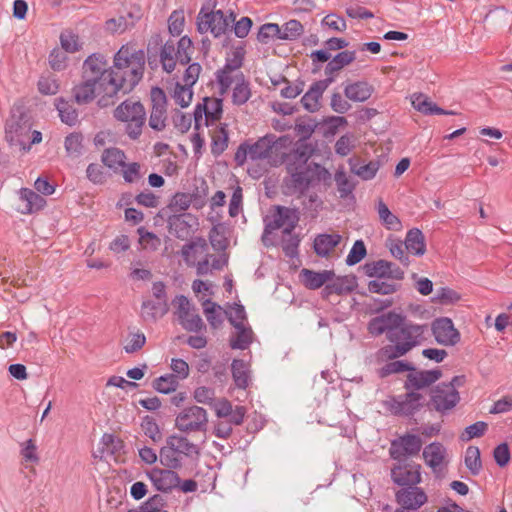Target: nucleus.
Here are the masks:
<instances>
[{"label": "nucleus", "instance_id": "nucleus-1", "mask_svg": "<svg viewBox=\"0 0 512 512\" xmlns=\"http://www.w3.org/2000/svg\"><path fill=\"white\" fill-rule=\"evenodd\" d=\"M146 55L144 50L130 44L122 45L115 53L112 65V77L109 80L113 89V100L118 94L130 93L143 79Z\"/></svg>", "mask_w": 512, "mask_h": 512}, {"label": "nucleus", "instance_id": "nucleus-2", "mask_svg": "<svg viewBox=\"0 0 512 512\" xmlns=\"http://www.w3.org/2000/svg\"><path fill=\"white\" fill-rule=\"evenodd\" d=\"M427 329V324H416L404 319L403 324L391 333L390 344L383 346L375 353L376 361L388 362L406 355L414 347L422 344Z\"/></svg>", "mask_w": 512, "mask_h": 512}, {"label": "nucleus", "instance_id": "nucleus-3", "mask_svg": "<svg viewBox=\"0 0 512 512\" xmlns=\"http://www.w3.org/2000/svg\"><path fill=\"white\" fill-rule=\"evenodd\" d=\"M82 77L83 79H93V82L98 83L100 90L104 92V96L97 101L100 108L114 104L113 89L110 90L109 87L112 66H108V61L103 54L93 53L85 59L82 66Z\"/></svg>", "mask_w": 512, "mask_h": 512}, {"label": "nucleus", "instance_id": "nucleus-4", "mask_svg": "<svg viewBox=\"0 0 512 512\" xmlns=\"http://www.w3.org/2000/svg\"><path fill=\"white\" fill-rule=\"evenodd\" d=\"M299 222V211L297 208H289L281 205L273 206L270 214L264 218V231L262 242L268 247L272 243L269 241V235L275 230L284 227L282 234H289L294 231Z\"/></svg>", "mask_w": 512, "mask_h": 512}, {"label": "nucleus", "instance_id": "nucleus-5", "mask_svg": "<svg viewBox=\"0 0 512 512\" xmlns=\"http://www.w3.org/2000/svg\"><path fill=\"white\" fill-rule=\"evenodd\" d=\"M113 116L116 120L127 123L126 133L131 139H137L141 135L146 111L140 101L126 99L115 108Z\"/></svg>", "mask_w": 512, "mask_h": 512}, {"label": "nucleus", "instance_id": "nucleus-6", "mask_svg": "<svg viewBox=\"0 0 512 512\" xmlns=\"http://www.w3.org/2000/svg\"><path fill=\"white\" fill-rule=\"evenodd\" d=\"M234 21L233 12L227 17L222 10L205 12L202 8L197 16V30L201 34L210 31L217 38L224 35Z\"/></svg>", "mask_w": 512, "mask_h": 512}, {"label": "nucleus", "instance_id": "nucleus-7", "mask_svg": "<svg viewBox=\"0 0 512 512\" xmlns=\"http://www.w3.org/2000/svg\"><path fill=\"white\" fill-rule=\"evenodd\" d=\"M423 441L419 435L405 433L392 440L389 455L395 461L412 460L422 449Z\"/></svg>", "mask_w": 512, "mask_h": 512}, {"label": "nucleus", "instance_id": "nucleus-8", "mask_svg": "<svg viewBox=\"0 0 512 512\" xmlns=\"http://www.w3.org/2000/svg\"><path fill=\"white\" fill-rule=\"evenodd\" d=\"M172 304L176 307L175 314L180 325L188 332H200L205 324L199 314L195 313V307L184 295L176 296Z\"/></svg>", "mask_w": 512, "mask_h": 512}, {"label": "nucleus", "instance_id": "nucleus-9", "mask_svg": "<svg viewBox=\"0 0 512 512\" xmlns=\"http://www.w3.org/2000/svg\"><path fill=\"white\" fill-rule=\"evenodd\" d=\"M208 423L207 412L199 406L183 409L175 419V427L181 432L205 431Z\"/></svg>", "mask_w": 512, "mask_h": 512}, {"label": "nucleus", "instance_id": "nucleus-10", "mask_svg": "<svg viewBox=\"0 0 512 512\" xmlns=\"http://www.w3.org/2000/svg\"><path fill=\"white\" fill-rule=\"evenodd\" d=\"M460 401L459 392L453 388V385L440 383L436 385L430 393V401L427 406L437 412L445 413L453 409Z\"/></svg>", "mask_w": 512, "mask_h": 512}, {"label": "nucleus", "instance_id": "nucleus-11", "mask_svg": "<svg viewBox=\"0 0 512 512\" xmlns=\"http://www.w3.org/2000/svg\"><path fill=\"white\" fill-rule=\"evenodd\" d=\"M390 475L393 483L400 487L418 485L422 481L421 465L413 460L396 461Z\"/></svg>", "mask_w": 512, "mask_h": 512}, {"label": "nucleus", "instance_id": "nucleus-12", "mask_svg": "<svg viewBox=\"0 0 512 512\" xmlns=\"http://www.w3.org/2000/svg\"><path fill=\"white\" fill-rule=\"evenodd\" d=\"M315 151L311 143L297 141L293 148L289 149L284 160H276V164L285 165L286 171H296L307 168L308 160L313 156Z\"/></svg>", "mask_w": 512, "mask_h": 512}, {"label": "nucleus", "instance_id": "nucleus-13", "mask_svg": "<svg viewBox=\"0 0 512 512\" xmlns=\"http://www.w3.org/2000/svg\"><path fill=\"white\" fill-rule=\"evenodd\" d=\"M425 398L420 392L407 390L402 396L393 398L390 402V410L398 416H413L424 406Z\"/></svg>", "mask_w": 512, "mask_h": 512}, {"label": "nucleus", "instance_id": "nucleus-14", "mask_svg": "<svg viewBox=\"0 0 512 512\" xmlns=\"http://www.w3.org/2000/svg\"><path fill=\"white\" fill-rule=\"evenodd\" d=\"M223 113V100L221 98L204 97L202 103H198L194 109V124L198 130L205 116V125H209V121L215 122L221 119Z\"/></svg>", "mask_w": 512, "mask_h": 512}, {"label": "nucleus", "instance_id": "nucleus-15", "mask_svg": "<svg viewBox=\"0 0 512 512\" xmlns=\"http://www.w3.org/2000/svg\"><path fill=\"white\" fill-rule=\"evenodd\" d=\"M404 316L394 311L381 314L372 318L368 323V332L373 336H380L386 333V338L389 341L391 333L395 332L400 324H403Z\"/></svg>", "mask_w": 512, "mask_h": 512}, {"label": "nucleus", "instance_id": "nucleus-16", "mask_svg": "<svg viewBox=\"0 0 512 512\" xmlns=\"http://www.w3.org/2000/svg\"><path fill=\"white\" fill-rule=\"evenodd\" d=\"M152 103L149 126L156 131H162L166 126L167 98L164 90L160 87H153L150 91Z\"/></svg>", "mask_w": 512, "mask_h": 512}, {"label": "nucleus", "instance_id": "nucleus-17", "mask_svg": "<svg viewBox=\"0 0 512 512\" xmlns=\"http://www.w3.org/2000/svg\"><path fill=\"white\" fill-rule=\"evenodd\" d=\"M432 334L436 342L443 346H454L461 340L460 332L455 328L453 321L448 317L435 319L431 325Z\"/></svg>", "mask_w": 512, "mask_h": 512}, {"label": "nucleus", "instance_id": "nucleus-18", "mask_svg": "<svg viewBox=\"0 0 512 512\" xmlns=\"http://www.w3.org/2000/svg\"><path fill=\"white\" fill-rule=\"evenodd\" d=\"M442 377V371L439 368L431 370H420L412 366V369L407 374L404 388L419 392L422 389L430 387Z\"/></svg>", "mask_w": 512, "mask_h": 512}, {"label": "nucleus", "instance_id": "nucleus-19", "mask_svg": "<svg viewBox=\"0 0 512 512\" xmlns=\"http://www.w3.org/2000/svg\"><path fill=\"white\" fill-rule=\"evenodd\" d=\"M422 456L425 464L432 469L435 477H442L443 468L449 462L446 447L440 442H432L424 447Z\"/></svg>", "mask_w": 512, "mask_h": 512}, {"label": "nucleus", "instance_id": "nucleus-20", "mask_svg": "<svg viewBox=\"0 0 512 512\" xmlns=\"http://www.w3.org/2000/svg\"><path fill=\"white\" fill-rule=\"evenodd\" d=\"M166 217L170 234L181 240L187 239L193 227L198 225L197 218L190 213L169 214Z\"/></svg>", "mask_w": 512, "mask_h": 512}, {"label": "nucleus", "instance_id": "nucleus-21", "mask_svg": "<svg viewBox=\"0 0 512 512\" xmlns=\"http://www.w3.org/2000/svg\"><path fill=\"white\" fill-rule=\"evenodd\" d=\"M395 498L400 507L414 511H417L427 502L426 493L417 485L401 487V489L396 492Z\"/></svg>", "mask_w": 512, "mask_h": 512}, {"label": "nucleus", "instance_id": "nucleus-22", "mask_svg": "<svg viewBox=\"0 0 512 512\" xmlns=\"http://www.w3.org/2000/svg\"><path fill=\"white\" fill-rule=\"evenodd\" d=\"M175 469L153 468L146 473L156 490L169 492L180 484V477Z\"/></svg>", "mask_w": 512, "mask_h": 512}, {"label": "nucleus", "instance_id": "nucleus-23", "mask_svg": "<svg viewBox=\"0 0 512 512\" xmlns=\"http://www.w3.org/2000/svg\"><path fill=\"white\" fill-rule=\"evenodd\" d=\"M287 173L288 176L284 178L286 194L293 195L298 193L302 195L309 189L312 176L308 167Z\"/></svg>", "mask_w": 512, "mask_h": 512}, {"label": "nucleus", "instance_id": "nucleus-24", "mask_svg": "<svg viewBox=\"0 0 512 512\" xmlns=\"http://www.w3.org/2000/svg\"><path fill=\"white\" fill-rule=\"evenodd\" d=\"M46 204L45 199L28 188H22L18 192L16 211L21 214H31L42 209Z\"/></svg>", "mask_w": 512, "mask_h": 512}, {"label": "nucleus", "instance_id": "nucleus-25", "mask_svg": "<svg viewBox=\"0 0 512 512\" xmlns=\"http://www.w3.org/2000/svg\"><path fill=\"white\" fill-rule=\"evenodd\" d=\"M72 93L78 104H87L96 96L98 99L104 96V92L100 90L98 83L93 82V79H83V82L73 88Z\"/></svg>", "mask_w": 512, "mask_h": 512}, {"label": "nucleus", "instance_id": "nucleus-26", "mask_svg": "<svg viewBox=\"0 0 512 512\" xmlns=\"http://www.w3.org/2000/svg\"><path fill=\"white\" fill-rule=\"evenodd\" d=\"M269 141L271 150L268 152L267 161L273 167L281 166V164H276L274 161L284 160L288 148L292 144V139L288 135L276 137L274 134H269Z\"/></svg>", "mask_w": 512, "mask_h": 512}, {"label": "nucleus", "instance_id": "nucleus-27", "mask_svg": "<svg viewBox=\"0 0 512 512\" xmlns=\"http://www.w3.org/2000/svg\"><path fill=\"white\" fill-rule=\"evenodd\" d=\"M330 84L331 79H323L313 83L301 98L303 107L309 112H315L318 110L319 100Z\"/></svg>", "mask_w": 512, "mask_h": 512}, {"label": "nucleus", "instance_id": "nucleus-28", "mask_svg": "<svg viewBox=\"0 0 512 512\" xmlns=\"http://www.w3.org/2000/svg\"><path fill=\"white\" fill-rule=\"evenodd\" d=\"M335 276L332 270H323L316 272L309 269H302L300 272L301 281L304 286L311 290H316L322 287L327 282L331 281Z\"/></svg>", "mask_w": 512, "mask_h": 512}, {"label": "nucleus", "instance_id": "nucleus-29", "mask_svg": "<svg viewBox=\"0 0 512 512\" xmlns=\"http://www.w3.org/2000/svg\"><path fill=\"white\" fill-rule=\"evenodd\" d=\"M230 324L237 330L236 337L231 338L230 346L232 349L245 350L252 343L253 332L251 328L245 327L241 321H236L234 317H229Z\"/></svg>", "mask_w": 512, "mask_h": 512}, {"label": "nucleus", "instance_id": "nucleus-30", "mask_svg": "<svg viewBox=\"0 0 512 512\" xmlns=\"http://www.w3.org/2000/svg\"><path fill=\"white\" fill-rule=\"evenodd\" d=\"M374 88L367 81L348 83L344 88L345 96L353 102H365L368 100Z\"/></svg>", "mask_w": 512, "mask_h": 512}, {"label": "nucleus", "instance_id": "nucleus-31", "mask_svg": "<svg viewBox=\"0 0 512 512\" xmlns=\"http://www.w3.org/2000/svg\"><path fill=\"white\" fill-rule=\"evenodd\" d=\"M181 254L184 261L189 266H194L198 255L205 256L208 254V244L204 238L198 237L197 239L183 245Z\"/></svg>", "mask_w": 512, "mask_h": 512}, {"label": "nucleus", "instance_id": "nucleus-32", "mask_svg": "<svg viewBox=\"0 0 512 512\" xmlns=\"http://www.w3.org/2000/svg\"><path fill=\"white\" fill-rule=\"evenodd\" d=\"M412 106L425 115H455L454 111L444 110L434 102L430 101L424 94H414L411 98Z\"/></svg>", "mask_w": 512, "mask_h": 512}, {"label": "nucleus", "instance_id": "nucleus-33", "mask_svg": "<svg viewBox=\"0 0 512 512\" xmlns=\"http://www.w3.org/2000/svg\"><path fill=\"white\" fill-rule=\"evenodd\" d=\"M31 131V124L23 116L12 115L6 121L5 139L8 142H15V137Z\"/></svg>", "mask_w": 512, "mask_h": 512}, {"label": "nucleus", "instance_id": "nucleus-34", "mask_svg": "<svg viewBox=\"0 0 512 512\" xmlns=\"http://www.w3.org/2000/svg\"><path fill=\"white\" fill-rule=\"evenodd\" d=\"M166 443L171 444L180 455L192 457L200 454L199 447L182 435L172 434L166 438Z\"/></svg>", "mask_w": 512, "mask_h": 512}, {"label": "nucleus", "instance_id": "nucleus-35", "mask_svg": "<svg viewBox=\"0 0 512 512\" xmlns=\"http://www.w3.org/2000/svg\"><path fill=\"white\" fill-rule=\"evenodd\" d=\"M168 311V302H161L159 300H146L143 301L141 306V316L145 321L155 322L157 319L163 317Z\"/></svg>", "mask_w": 512, "mask_h": 512}, {"label": "nucleus", "instance_id": "nucleus-36", "mask_svg": "<svg viewBox=\"0 0 512 512\" xmlns=\"http://www.w3.org/2000/svg\"><path fill=\"white\" fill-rule=\"evenodd\" d=\"M190 200L191 197H188V193L176 192L171 197L169 203L161 209L160 213L162 216L185 213L192 205Z\"/></svg>", "mask_w": 512, "mask_h": 512}, {"label": "nucleus", "instance_id": "nucleus-37", "mask_svg": "<svg viewBox=\"0 0 512 512\" xmlns=\"http://www.w3.org/2000/svg\"><path fill=\"white\" fill-rule=\"evenodd\" d=\"M231 371L236 387L246 389L251 381L248 364L242 359H234L231 364Z\"/></svg>", "mask_w": 512, "mask_h": 512}, {"label": "nucleus", "instance_id": "nucleus-38", "mask_svg": "<svg viewBox=\"0 0 512 512\" xmlns=\"http://www.w3.org/2000/svg\"><path fill=\"white\" fill-rule=\"evenodd\" d=\"M235 86L232 92V103L237 106L244 105L251 97L250 83L242 72L235 76Z\"/></svg>", "mask_w": 512, "mask_h": 512}, {"label": "nucleus", "instance_id": "nucleus-39", "mask_svg": "<svg viewBox=\"0 0 512 512\" xmlns=\"http://www.w3.org/2000/svg\"><path fill=\"white\" fill-rule=\"evenodd\" d=\"M405 249L416 256H422L426 251L425 238L421 230L413 228L407 232L404 242Z\"/></svg>", "mask_w": 512, "mask_h": 512}, {"label": "nucleus", "instance_id": "nucleus-40", "mask_svg": "<svg viewBox=\"0 0 512 512\" xmlns=\"http://www.w3.org/2000/svg\"><path fill=\"white\" fill-rule=\"evenodd\" d=\"M341 241L339 234H320L314 240V251L318 256L325 257Z\"/></svg>", "mask_w": 512, "mask_h": 512}, {"label": "nucleus", "instance_id": "nucleus-41", "mask_svg": "<svg viewBox=\"0 0 512 512\" xmlns=\"http://www.w3.org/2000/svg\"><path fill=\"white\" fill-rule=\"evenodd\" d=\"M349 165L351 172L363 180H370L374 178L379 169V164L377 162L370 161L369 163L363 164L357 158H350Z\"/></svg>", "mask_w": 512, "mask_h": 512}, {"label": "nucleus", "instance_id": "nucleus-42", "mask_svg": "<svg viewBox=\"0 0 512 512\" xmlns=\"http://www.w3.org/2000/svg\"><path fill=\"white\" fill-rule=\"evenodd\" d=\"M160 463L170 469H180L183 466L181 455L175 450L171 444H167L161 447L160 452Z\"/></svg>", "mask_w": 512, "mask_h": 512}, {"label": "nucleus", "instance_id": "nucleus-43", "mask_svg": "<svg viewBox=\"0 0 512 512\" xmlns=\"http://www.w3.org/2000/svg\"><path fill=\"white\" fill-rule=\"evenodd\" d=\"M125 159L124 152L119 148H107L101 157L103 164L114 171L124 167Z\"/></svg>", "mask_w": 512, "mask_h": 512}, {"label": "nucleus", "instance_id": "nucleus-44", "mask_svg": "<svg viewBox=\"0 0 512 512\" xmlns=\"http://www.w3.org/2000/svg\"><path fill=\"white\" fill-rule=\"evenodd\" d=\"M269 134L259 138L256 142L249 144L248 149L252 161L267 160L268 152L271 150Z\"/></svg>", "mask_w": 512, "mask_h": 512}, {"label": "nucleus", "instance_id": "nucleus-45", "mask_svg": "<svg viewBox=\"0 0 512 512\" xmlns=\"http://www.w3.org/2000/svg\"><path fill=\"white\" fill-rule=\"evenodd\" d=\"M203 311L208 323L214 329L219 328L223 324L222 308L210 299L203 302Z\"/></svg>", "mask_w": 512, "mask_h": 512}, {"label": "nucleus", "instance_id": "nucleus-46", "mask_svg": "<svg viewBox=\"0 0 512 512\" xmlns=\"http://www.w3.org/2000/svg\"><path fill=\"white\" fill-rule=\"evenodd\" d=\"M175 52V45L173 41H167L161 47L160 62L162 64L163 70L167 73L173 72L176 67Z\"/></svg>", "mask_w": 512, "mask_h": 512}, {"label": "nucleus", "instance_id": "nucleus-47", "mask_svg": "<svg viewBox=\"0 0 512 512\" xmlns=\"http://www.w3.org/2000/svg\"><path fill=\"white\" fill-rule=\"evenodd\" d=\"M179 386L178 377L174 374H166L156 378L152 387L159 393L169 394L174 392Z\"/></svg>", "mask_w": 512, "mask_h": 512}, {"label": "nucleus", "instance_id": "nucleus-48", "mask_svg": "<svg viewBox=\"0 0 512 512\" xmlns=\"http://www.w3.org/2000/svg\"><path fill=\"white\" fill-rule=\"evenodd\" d=\"M465 466L474 476L478 475L482 469L480 450L476 446H469L465 453Z\"/></svg>", "mask_w": 512, "mask_h": 512}, {"label": "nucleus", "instance_id": "nucleus-49", "mask_svg": "<svg viewBox=\"0 0 512 512\" xmlns=\"http://www.w3.org/2000/svg\"><path fill=\"white\" fill-rule=\"evenodd\" d=\"M388 361V363H386L383 367H381L378 370V375L380 378H386L391 374L401 373L405 371L410 372L413 366L411 363L403 360L393 359Z\"/></svg>", "mask_w": 512, "mask_h": 512}, {"label": "nucleus", "instance_id": "nucleus-50", "mask_svg": "<svg viewBox=\"0 0 512 512\" xmlns=\"http://www.w3.org/2000/svg\"><path fill=\"white\" fill-rule=\"evenodd\" d=\"M281 28L279 40L294 41L298 39L304 32V27L298 20H289Z\"/></svg>", "mask_w": 512, "mask_h": 512}, {"label": "nucleus", "instance_id": "nucleus-51", "mask_svg": "<svg viewBox=\"0 0 512 512\" xmlns=\"http://www.w3.org/2000/svg\"><path fill=\"white\" fill-rule=\"evenodd\" d=\"M228 146V131L224 126L217 129L212 135L211 153L214 156L221 155Z\"/></svg>", "mask_w": 512, "mask_h": 512}, {"label": "nucleus", "instance_id": "nucleus-52", "mask_svg": "<svg viewBox=\"0 0 512 512\" xmlns=\"http://www.w3.org/2000/svg\"><path fill=\"white\" fill-rule=\"evenodd\" d=\"M192 41L188 36H183L177 43V50H175L176 54V63L179 62L182 65H186L191 60L192 53Z\"/></svg>", "mask_w": 512, "mask_h": 512}, {"label": "nucleus", "instance_id": "nucleus-53", "mask_svg": "<svg viewBox=\"0 0 512 512\" xmlns=\"http://www.w3.org/2000/svg\"><path fill=\"white\" fill-rule=\"evenodd\" d=\"M335 182L340 198L345 199L349 195H352L355 189V184L347 177L344 170L341 169L336 171Z\"/></svg>", "mask_w": 512, "mask_h": 512}, {"label": "nucleus", "instance_id": "nucleus-54", "mask_svg": "<svg viewBox=\"0 0 512 512\" xmlns=\"http://www.w3.org/2000/svg\"><path fill=\"white\" fill-rule=\"evenodd\" d=\"M166 501L163 496L155 494L145 501L138 509H131L128 512H168L164 510Z\"/></svg>", "mask_w": 512, "mask_h": 512}, {"label": "nucleus", "instance_id": "nucleus-55", "mask_svg": "<svg viewBox=\"0 0 512 512\" xmlns=\"http://www.w3.org/2000/svg\"><path fill=\"white\" fill-rule=\"evenodd\" d=\"M281 28L275 23L263 24L257 33V40L262 44H268L270 41L279 39Z\"/></svg>", "mask_w": 512, "mask_h": 512}, {"label": "nucleus", "instance_id": "nucleus-56", "mask_svg": "<svg viewBox=\"0 0 512 512\" xmlns=\"http://www.w3.org/2000/svg\"><path fill=\"white\" fill-rule=\"evenodd\" d=\"M208 195V185L204 179L200 180V185L196 186L192 193H188V197H191L192 206L199 210L206 205V197Z\"/></svg>", "mask_w": 512, "mask_h": 512}, {"label": "nucleus", "instance_id": "nucleus-57", "mask_svg": "<svg viewBox=\"0 0 512 512\" xmlns=\"http://www.w3.org/2000/svg\"><path fill=\"white\" fill-rule=\"evenodd\" d=\"M390 268V261L386 260H377L373 262L366 263L363 266L364 273L368 277H376V278H386V269Z\"/></svg>", "mask_w": 512, "mask_h": 512}, {"label": "nucleus", "instance_id": "nucleus-58", "mask_svg": "<svg viewBox=\"0 0 512 512\" xmlns=\"http://www.w3.org/2000/svg\"><path fill=\"white\" fill-rule=\"evenodd\" d=\"M378 214L384 225L390 230H398L401 227L399 218L394 215L382 201L378 204Z\"/></svg>", "mask_w": 512, "mask_h": 512}, {"label": "nucleus", "instance_id": "nucleus-59", "mask_svg": "<svg viewBox=\"0 0 512 512\" xmlns=\"http://www.w3.org/2000/svg\"><path fill=\"white\" fill-rule=\"evenodd\" d=\"M293 232L294 231H290L289 234H283L282 236V250L289 258H294L298 255V247L300 244L299 236Z\"/></svg>", "mask_w": 512, "mask_h": 512}, {"label": "nucleus", "instance_id": "nucleus-60", "mask_svg": "<svg viewBox=\"0 0 512 512\" xmlns=\"http://www.w3.org/2000/svg\"><path fill=\"white\" fill-rule=\"evenodd\" d=\"M173 98L182 108L187 107L193 98L192 87L186 84L177 83L175 85Z\"/></svg>", "mask_w": 512, "mask_h": 512}, {"label": "nucleus", "instance_id": "nucleus-61", "mask_svg": "<svg viewBox=\"0 0 512 512\" xmlns=\"http://www.w3.org/2000/svg\"><path fill=\"white\" fill-rule=\"evenodd\" d=\"M144 434L149 437L153 442L157 443L162 439V433L155 419L151 416H146L141 423Z\"/></svg>", "mask_w": 512, "mask_h": 512}, {"label": "nucleus", "instance_id": "nucleus-62", "mask_svg": "<svg viewBox=\"0 0 512 512\" xmlns=\"http://www.w3.org/2000/svg\"><path fill=\"white\" fill-rule=\"evenodd\" d=\"M83 136L79 132L71 133L66 136V153L68 155L78 156L84 150Z\"/></svg>", "mask_w": 512, "mask_h": 512}, {"label": "nucleus", "instance_id": "nucleus-63", "mask_svg": "<svg viewBox=\"0 0 512 512\" xmlns=\"http://www.w3.org/2000/svg\"><path fill=\"white\" fill-rule=\"evenodd\" d=\"M400 285L389 283L381 280H371L368 283V290L370 293L381 295H390L399 289Z\"/></svg>", "mask_w": 512, "mask_h": 512}, {"label": "nucleus", "instance_id": "nucleus-64", "mask_svg": "<svg viewBox=\"0 0 512 512\" xmlns=\"http://www.w3.org/2000/svg\"><path fill=\"white\" fill-rule=\"evenodd\" d=\"M434 302L440 304H454L460 300V295L455 290L448 287H441L437 289L435 296L432 299Z\"/></svg>", "mask_w": 512, "mask_h": 512}]
</instances>
